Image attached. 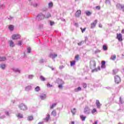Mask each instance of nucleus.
<instances>
[{"instance_id":"2eb2a0df","label":"nucleus","mask_w":124,"mask_h":124,"mask_svg":"<svg viewBox=\"0 0 124 124\" xmlns=\"http://www.w3.org/2000/svg\"><path fill=\"white\" fill-rule=\"evenodd\" d=\"M15 46V44H14V42H13V41L11 40L10 41V47L11 48H13Z\"/></svg>"},{"instance_id":"423d86ee","label":"nucleus","mask_w":124,"mask_h":124,"mask_svg":"<svg viewBox=\"0 0 124 124\" xmlns=\"http://www.w3.org/2000/svg\"><path fill=\"white\" fill-rule=\"evenodd\" d=\"M20 37H21V35H20L19 34H13L12 36V38L13 39V40H16L17 39H19V38H20Z\"/></svg>"},{"instance_id":"f257e3e1","label":"nucleus","mask_w":124,"mask_h":124,"mask_svg":"<svg viewBox=\"0 0 124 124\" xmlns=\"http://www.w3.org/2000/svg\"><path fill=\"white\" fill-rule=\"evenodd\" d=\"M83 113H84L85 115H90V114H91V109L90 108L86 107L84 109Z\"/></svg>"},{"instance_id":"c85d7f7f","label":"nucleus","mask_w":124,"mask_h":124,"mask_svg":"<svg viewBox=\"0 0 124 124\" xmlns=\"http://www.w3.org/2000/svg\"><path fill=\"white\" fill-rule=\"evenodd\" d=\"M85 14H86L87 16H91L92 15L91 12L88 11L85 12Z\"/></svg>"},{"instance_id":"49530a36","label":"nucleus","mask_w":124,"mask_h":124,"mask_svg":"<svg viewBox=\"0 0 124 124\" xmlns=\"http://www.w3.org/2000/svg\"><path fill=\"white\" fill-rule=\"evenodd\" d=\"M86 28H84L83 29V28H80V30H81V31L82 33L85 32V31H86Z\"/></svg>"},{"instance_id":"69168bd1","label":"nucleus","mask_w":124,"mask_h":124,"mask_svg":"<svg viewBox=\"0 0 124 124\" xmlns=\"http://www.w3.org/2000/svg\"><path fill=\"white\" fill-rule=\"evenodd\" d=\"M4 118H5V115H2V116L0 117V119H4Z\"/></svg>"},{"instance_id":"603ef678","label":"nucleus","mask_w":124,"mask_h":124,"mask_svg":"<svg viewBox=\"0 0 124 124\" xmlns=\"http://www.w3.org/2000/svg\"><path fill=\"white\" fill-rule=\"evenodd\" d=\"M62 85L63 84H59V89H62V88H63V86H62Z\"/></svg>"},{"instance_id":"2f4dec72","label":"nucleus","mask_w":124,"mask_h":124,"mask_svg":"<svg viewBox=\"0 0 124 124\" xmlns=\"http://www.w3.org/2000/svg\"><path fill=\"white\" fill-rule=\"evenodd\" d=\"M103 49L104 51H107V50H108V47H107V46L104 45L103 46Z\"/></svg>"},{"instance_id":"13d9d810","label":"nucleus","mask_w":124,"mask_h":124,"mask_svg":"<svg viewBox=\"0 0 124 124\" xmlns=\"http://www.w3.org/2000/svg\"><path fill=\"white\" fill-rule=\"evenodd\" d=\"M101 63H102V65H105V64H106V62L102 61Z\"/></svg>"},{"instance_id":"37998d69","label":"nucleus","mask_w":124,"mask_h":124,"mask_svg":"<svg viewBox=\"0 0 124 124\" xmlns=\"http://www.w3.org/2000/svg\"><path fill=\"white\" fill-rule=\"evenodd\" d=\"M118 73V70L115 69L113 70V74L115 75V74H117Z\"/></svg>"},{"instance_id":"9b49d317","label":"nucleus","mask_w":124,"mask_h":124,"mask_svg":"<svg viewBox=\"0 0 124 124\" xmlns=\"http://www.w3.org/2000/svg\"><path fill=\"white\" fill-rule=\"evenodd\" d=\"M57 83L59 85H64V81L60 78H58L57 80Z\"/></svg>"},{"instance_id":"f03ea898","label":"nucleus","mask_w":124,"mask_h":124,"mask_svg":"<svg viewBox=\"0 0 124 124\" xmlns=\"http://www.w3.org/2000/svg\"><path fill=\"white\" fill-rule=\"evenodd\" d=\"M18 107L20 109V110H22V111H25V110H27V106L25 105L24 104H20L18 105Z\"/></svg>"},{"instance_id":"e2e57ef3","label":"nucleus","mask_w":124,"mask_h":124,"mask_svg":"<svg viewBox=\"0 0 124 124\" xmlns=\"http://www.w3.org/2000/svg\"><path fill=\"white\" fill-rule=\"evenodd\" d=\"M42 11H43L44 12L45 11H47V8H44V9H42Z\"/></svg>"},{"instance_id":"774afa93","label":"nucleus","mask_w":124,"mask_h":124,"mask_svg":"<svg viewBox=\"0 0 124 124\" xmlns=\"http://www.w3.org/2000/svg\"><path fill=\"white\" fill-rule=\"evenodd\" d=\"M69 124H75V123L74 122V121H72L71 123H70Z\"/></svg>"},{"instance_id":"338daca9","label":"nucleus","mask_w":124,"mask_h":124,"mask_svg":"<svg viewBox=\"0 0 124 124\" xmlns=\"http://www.w3.org/2000/svg\"><path fill=\"white\" fill-rule=\"evenodd\" d=\"M38 124H44V122L43 121L40 122L38 123Z\"/></svg>"},{"instance_id":"cd10ccee","label":"nucleus","mask_w":124,"mask_h":124,"mask_svg":"<svg viewBox=\"0 0 124 124\" xmlns=\"http://www.w3.org/2000/svg\"><path fill=\"white\" fill-rule=\"evenodd\" d=\"M13 70L15 71V72H18V73H20V72H21V71H20L19 69L18 68L13 69Z\"/></svg>"},{"instance_id":"ea45409f","label":"nucleus","mask_w":124,"mask_h":124,"mask_svg":"<svg viewBox=\"0 0 124 124\" xmlns=\"http://www.w3.org/2000/svg\"><path fill=\"white\" fill-rule=\"evenodd\" d=\"M56 105H57V104L54 103L50 106V109H53L54 107H55Z\"/></svg>"},{"instance_id":"39448f33","label":"nucleus","mask_w":124,"mask_h":124,"mask_svg":"<svg viewBox=\"0 0 124 124\" xmlns=\"http://www.w3.org/2000/svg\"><path fill=\"white\" fill-rule=\"evenodd\" d=\"M116 6L117 9H119V10H121V9H122L123 12H124V5H122L120 3H117Z\"/></svg>"},{"instance_id":"4468645a","label":"nucleus","mask_w":124,"mask_h":124,"mask_svg":"<svg viewBox=\"0 0 124 124\" xmlns=\"http://www.w3.org/2000/svg\"><path fill=\"white\" fill-rule=\"evenodd\" d=\"M49 57V58H51V59H55V58H57L58 57V54L50 53Z\"/></svg>"},{"instance_id":"6e6552de","label":"nucleus","mask_w":124,"mask_h":124,"mask_svg":"<svg viewBox=\"0 0 124 124\" xmlns=\"http://www.w3.org/2000/svg\"><path fill=\"white\" fill-rule=\"evenodd\" d=\"M96 24H97V20H95L93 23L91 24V29H94Z\"/></svg>"},{"instance_id":"58836bf2","label":"nucleus","mask_w":124,"mask_h":124,"mask_svg":"<svg viewBox=\"0 0 124 124\" xmlns=\"http://www.w3.org/2000/svg\"><path fill=\"white\" fill-rule=\"evenodd\" d=\"M39 5V3H34V4H33V6H34V7H37Z\"/></svg>"},{"instance_id":"dca6fc26","label":"nucleus","mask_w":124,"mask_h":124,"mask_svg":"<svg viewBox=\"0 0 124 124\" xmlns=\"http://www.w3.org/2000/svg\"><path fill=\"white\" fill-rule=\"evenodd\" d=\"M9 30L11 31H13L14 30V26L13 25H10L8 27Z\"/></svg>"},{"instance_id":"393cba45","label":"nucleus","mask_w":124,"mask_h":124,"mask_svg":"<svg viewBox=\"0 0 124 124\" xmlns=\"http://www.w3.org/2000/svg\"><path fill=\"white\" fill-rule=\"evenodd\" d=\"M81 90H82V88L80 87H78V88L75 89L74 91L76 92V93H77L78 92H80V91H81Z\"/></svg>"},{"instance_id":"e433bc0d","label":"nucleus","mask_w":124,"mask_h":124,"mask_svg":"<svg viewBox=\"0 0 124 124\" xmlns=\"http://www.w3.org/2000/svg\"><path fill=\"white\" fill-rule=\"evenodd\" d=\"M75 62H76V61H74L73 62H71V66H73V65H75Z\"/></svg>"},{"instance_id":"20e7f679","label":"nucleus","mask_w":124,"mask_h":124,"mask_svg":"<svg viewBox=\"0 0 124 124\" xmlns=\"http://www.w3.org/2000/svg\"><path fill=\"white\" fill-rule=\"evenodd\" d=\"M96 64L95 63V61H90V67L91 69H93L95 67Z\"/></svg>"},{"instance_id":"4be33fe9","label":"nucleus","mask_w":124,"mask_h":124,"mask_svg":"<svg viewBox=\"0 0 124 124\" xmlns=\"http://www.w3.org/2000/svg\"><path fill=\"white\" fill-rule=\"evenodd\" d=\"M115 59H117V56H116V55H111L110 60H112V61H115Z\"/></svg>"},{"instance_id":"5701e85b","label":"nucleus","mask_w":124,"mask_h":124,"mask_svg":"<svg viewBox=\"0 0 124 124\" xmlns=\"http://www.w3.org/2000/svg\"><path fill=\"white\" fill-rule=\"evenodd\" d=\"M40 79L41 81H42L43 82H44V81H46V78H44L43 76H40Z\"/></svg>"},{"instance_id":"f3484780","label":"nucleus","mask_w":124,"mask_h":124,"mask_svg":"<svg viewBox=\"0 0 124 124\" xmlns=\"http://www.w3.org/2000/svg\"><path fill=\"white\" fill-rule=\"evenodd\" d=\"M31 85L25 87L26 92H29V91H31Z\"/></svg>"},{"instance_id":"0eeeda50","label":"nucleus","mask_w":124,"mask_h":124,"mask_svg":"<svg viewBox=\"0 0 124 124\" xmlns=\"http://www.w3.org/2000/svg\"><path fill=\"white\" fill-rule=\"evenodd\" d=\"M45 17V15H43L42 13H41L37 16V19L39 20V21H41L43 18Z\"/></svg>"},{"instance_id":"b1692460","label":"nucleus","mask_w":124,"mask_h":124,"mask_svg":"<svg viewBox=\"0 0 124 124\" xmlns=\"http://www.w3.org/2000/svg\"><path fill=\"white\" fill-rule=\"evenodd\" d=\"M98 70H100V67H98V69L95 68V69L92 70V72H97V71H98Z\"/></svg>"},{"instance_id":"de8ad7c7","label":"nucleus","mask_w":124,"mask_h":124,"mask_svg":"<svg viewBox=\"0 0 124 124\" xmlns=\"http://www.w3.org/2000/svg\"><path fill=\"white\" fill-rule=\"evenodd\" d=\"M28 121H29V122L31 121V115L29 116L27 118Z\"/></svg>"},{"instance_id":"c9c22d12","label":"nucleus","mask_w":124,"mask_h":124,"mask_svg":"<svg viewBox=\"0 0 124 124\" xmlns=\"http://www.w3.org/2000/svg\"><path fill=\"white\" fill-rule=\"evenodd\" d=\"M96 112H97V110H96V108H93L92 111L91 113L92 114H94V113H96Z\"/></svg>"},{"instance_id":"f8f14e48","label":"nucleus","mask_w":124,"mask_h":124,"mask_svg":"<svg viewBox=\"0 0 124 124\" xmlns=\"http://www.w3.org/2000/svg\"><path fill=\"white\" fill-rule=\"evenodd\" d=\"M0 68H1V69H2V70H5V68H6V64L3 63H0Z\"/></svg>"},{"instance_id":"79ce46f5","label":"nucleus","mask_w":124,"mask_h":124,"mask_svg":"<svg viewBox=\"0 0 124 124\" xmlns=\"http://www.w3.org/2000/svg\"><path fill=\"white\" fill-rule=\"evenodd\" d=\"M53 7V3L52 2H49L48 3V7L51 8V7Z\"/></svg>"},{"instance_id":"a18cd8bd","label":"nucleus","mask_w":124,"mask_h":124,"mask_svg":"<svg viewBox=\"0 0 124 124\" xmlns=\"http://www.w3.org/2000/svg\"><path fill=\"white\" fill-rule=\"evenodd\" d=\"M80 58V56H79V55H77V56H76V57H75V60H76V61H79V58Z\"/></svg>"},{"instance_id":"72a5a7b5","label":"nucleus","mask_w":124,"mask_h":124,"mask_svg":"<svg viewBox=\"0 0 124 124\" xmlns=\"http://www.w3.org/2000/svg\"><path fill=\"white\" fill-rule=\"evenodd\" d=\"M27 52L28 54H30L31 52V47H28L27 49Z\"/></svg>"},{"instance_id":"4c0bfd02","label":"nucleus","mask_w":124,"mask_h":124,"mask_svg":"<svg viewBox=\"0 0 124 124\" xmlns=\"http://www.w3.org/2000/svg\"><path fill=\"white\" fill-rule=\"evenodd\" d=\"M84 44V41H82L81 42L78 43V46H82Z\"/></svg>"},{"instance_id":"864d4df0","label":"nucleus","mask_w":124,"mask_h":124,"mask_svg":"<svg viewBox=\"0 0 124 124\" xmlns=\"http://www.w3.org/2000/svg\"><path fill=\"white\" fill-rule=\"evenodd\" d=\"M55 24V22L54 21H50V26H53Z\"/></svg>"},{"instance_id":"4d7b16f0","label":"nucleus","mask_w":124,"mask_h":124,"mask_svg":"<svg viewBox=\"0 0 124 124\" xmlns=\"http://www.w3.org/2000/svg\"><path fill=\"white\" fill-rule=\"evenodd\" d=\"M5 114L6 116H9V112L8 111H5Z\"/></svg>"},{"instance_id":"f704fd0d","label":"nucleus","mask_w":124,"mask_h":124,"mask_svg":"<svg viewBox=\"0 0 124 124\" xmlns=\"http://www.w3.org/2000/svg\"><path fill=\"white\" fill-rule=\"evenodd\" d=\"M35 92H39V91H40V88L39 87V86H37L35 88Z\"/></svg>"},{"instance_id":"09e8293b","label":"nucleus","mask_w":124,"mask_h":124,"mask_svg":"<svg viewBox=\"0 0 124 124\" xmlns=\"http://www.w3.org/2000/svg\"><path fill=\"white\" fill-rule=\"evenodd\" d=\"M7 18L8 19V20L11 21V20H12L14 17L10 16L9 17H7Z\"/></svg>"},{"instance_id":"a211bd4d","label":"nucleus","mask_w":124,"mask_h":124,"mask_svg":"<svg viewBox=\"0 0 124 124\" xmlns=\"http://www.w3.org/2000/svg\"><path fill=\"white\" fill-rule=\"evenodd\" d=\"M80 15H81V11L80 10H78L76 13V16L79 17Z\"/></svg>"},{"instance_id":"473e14b6","label":"nucleus","mask_w":124,"mask_h":124,"mask_svg":"<svg viewBox=\"0 0 124 124\" xmlns=\"http://www.w3.org/2000/svg\"><path fill=\"white\" fill-rule=\"evenodd\" d=\"M4 8H5V4H1L0 5V9L2 10Z\"/></svg>"},{"instance_id":"0e129e2a","label":"nucleus","mask_w":124,"mask_h":124,"mask_svg":"<svg viewBox=\"0 0 124 124\" xmlns=\"http://www.w3.org/2000/svg\"><path fill=\"white\" fill-rule=\"evenodd\" d=\"M101 68L104 69V68H105V67H106V65H101Z\"/></svg>"},{"instance_id":"5fc2aeb1","label":"nucleus","mask_w":124,"mask_h":124,"mask_svg":"<svg viewBox=\"0 0 124 124\" xmlns=\"http://www.w3.org/2000/svg\"><path fill=\"white\" fill-rule=\"evenodd\" d=\"M82 86H83V87L84 88V89H86V88H87V84L86 83H83L82 84Z\"/></svg>"},{"instance_id":"680f3d73","label":"nucleus","mask_w":124,"mask_h":124,"mask_svg":"<svg viewBox=\"0 0 124 124\" xmlns=\"http://www.w3.org/2000/svg\"><path fill=\"white\" fill-rule=\"evenodd\" d=\"M96 9H97V10H100V6H96Z\"/></svg>"},{"instance_id":"ddd939ff","label":"nucleus","mask_w":124,"mask_h":124,"mask_svg":"<svg viewBox=\"0 0 124 124\" xmlns=\"http://www.w3.org/2000/svg\"><path fill=\"white\" fill-rule=\"evenodd\" d=\"M46 97H47V96H46V94L43 93L40 95V98L42 100H44V99H46Z\"/></svg>"},{"instance_id":"3c124183","label":"nucleus","mask_w":124,"mask_h":124,"mask_svg":"<svg viewBox=\"0 0 124 124\" xmlns=\"http://www.w3.org/2000/svg\"><path fill=\"white\" fill-rule=\"evenodd\" d=\"M39 63H43L44 62V60H43L42 59L40 60L39 61Z\"/></svg>"},{"instance_id":"6e6d98bb","label":"nucleus","mask_w":124,"mask_h":124,"mask_svg":"<svg viewBox=\"0 0 124 124\" xmlns=\"http://www.w3.org/2000/svg\"><path fill=\"white\" fill-rule=\"evenodd\" d=\"M63 68H64V66H63V65H62L59 66V69H60L61 70H62Z\"/></svg>"},{"instance_id":"9d476101","label":"nucleus","mask_w":124,"mask_h":124,"mask_svg":"<svg viewBox=\"0 0 124 124\" xmlns=\"http://www.w3.org/2000/svg\"><path fill=\"white\" fill-rule=\"evenodd\" d=\"M117 38L118 39L119 41H123V36L122 34H117Z\"/></svg>"},{"instance_id":"a878e982","label":"nucleus","mask_w":124,"mask_h":124,"mask_svg":"<svg viewBox=\"0 0 124 124\" xmlns=\"http://www.w3.org/2000/svg\"><path fill=\"white\" fill-rule=\"evenodd\" d=\"M51 115L52 116H54V117H56L57 116V112H56V110H54L51 112Z\"/></svg>"},{"instance_id":"412c9836","label":"nucleus","mask_w":124,"mask_h":124,"mask_svg":"<svg viewBox=\"0 0 124 124\" xmlns=\"http://www.w3.org/2000/svg\"><path fill=\"white\" fill-rule=\"evenodd\" d=\"M86 118L87 117L86 116L80 115V119L82 122H85Z\"/></svg>"},{"instance_id":"a19ab883","label":"nucleus","mask_w":124,"mask_h":124,"mask_svg":"<svg viewBox=\"0 0 124 124\" xmlns=\"http://www.w3.org/2000/svg\"><path fill=\"white\" fill-rule=\"evenodd\" d=\"M120 102L121 104H123V103H124V99H122V97H120Z\"/></svg>"},{"instance_id":"c03bdc74","label":"nucleus","mask_w":124,"mask_h":124,"mask_svg":"<svg viewBox=\"0 0 124 124\" xmlns=\"http://www.w3.org/2000/svg\"><path fill=\"white\" fill-rule=\"evenodd\" d=\"M22 43H23V42L22 41H19L18 43V46H22Z\"/></svg>"},{"instance_id":"7c9ffc66","label":"nucleus","mask_w":124,"mask_h":124,"mask_svg":"<svg viewBox=\"0 0 124 124\" xmlns=\"http://www.w3.org/2000/svg\"><path fill=\"white\" fill-rule=\"evenodd\" d=\"M71 113H72L73 115H75V113H76V108H74L71 110Z\"/></svg>"},{"instance_id":"052dcab7","label":"nucleus","mask_w":124,"mask_h":124,"mask_svg":"<svg viewBox=\"0 0 124 124\" xmlns=\"http://www.w3.org/2000/svg\"><path fill=\"white\" fill-rule=\"evenodd\" d=\"M43 26H44L43 24H40L39 25L40 29H43Z\"/></svg>"},{"instance_id":"8fccbe9b","label":"nucleus","mask_w":124,"mask_h":124,"mask_svg":"<svg viewBox=\"0 0 124 124\" xmlns=\"http://www.w3.org/2000/svg\"><path fill=\"white\" fill-rule=\"evenodd\" d=\"M47 87V88H52V87H53V85H51L50 83H48Z\"/></svg>"},{"instance_id":"bb28decb","label":"nucleus","mask_w":124,"mask_h":124,"mask_svg":"<svg viewBox=\"0 0 124 124\" xmlns=\"http://www.w3.org/2000/svg\"><path fill=\"white\" fill-rule=\"evenodd\" d=\"M50 119V115L49 114H47V115L46 116V118H45V120L46 122H48V121H49V120Z\"/></svg>"},{"instance_id":"1a4fd4ad","label":"nucleus","mask_w":124,"mask_h":124,"mask_svg":"<svg viewBox=\"0 0 124 124\" xmlns=\"http://www.w3.org/2000/svg\"><path fill=\"white\" fill-rule=\"evenodd\" d=\"M96 105L97 108L98 109H100V108H101V106H102V104H101L100 103V102H99V101L98 100H96Z\"/></svg>"},{"instance_id":"bf43d9fd","label":"nucleus","mask_w":124,"mask_h":124,"mask_svg":"<svg viewBox=\"0 0 124 124\" xmlns=\"http://www.w3.org/2000/svg\"><path fill=\"white\" fill-rule=\"evenodd\" d=\"M106 3H108V4H111V2H110V0H106Z\"/></svg>"},{"instance_id":"aec40b11","label":"nucleus","mask_w":124,"mask_h":124,"mask_svg":"<svg viewBox=\"0 0 124 124\" xmlns=\"http://www.w3.org/2000/svg\"><path fill=\"white\" fill-rule=\"evenodd\" d=\"M6 61V57L0 56V62H5Z\"/></svg>"},{"instance_id":"6ab92c4d","label":"nucleus","mask_w":124,"mask_h":124,"mask_svg":"<svg viewBox=\"0 0 124 124\" xmlns=\"http://www.w3.org/2000/svg\"><path fill=\"white\" fill-rule=\"evenodd\" d=\"M51 14L50 13H47V15L45 16L44 18H45V19H48V18L51 17Z\"/></svg>"},{"instance_id":"7ed1b4c3","label":"nucleus","mask_w":124,"mask_h":124,"mask_svg":"<svg viewBox=\"0 0 124 124\" xmlns=\"http://www.w3.org/2000/svg\"><path fill=\"white\" fill-rule=\"evenodd\" d=\"M114 81L116 84H119V83H121L122 79L119 76H115L114 77Z\"/></svg>"},{"instance_id":"c756f323","label":"nucleus","mask_w":124,"mask_h":124,"mask_svg":"<svg viewBox=\"0 0 124 124\" xmlns=\"http://www.w3.org/2000/svg\"><path fill=\"white\" fill-rule=\"evenodd\" d=\"M24 117V115L21 113H18L17 115V117L19 118V119H22Z\"/></svg>"}]
</instances>
